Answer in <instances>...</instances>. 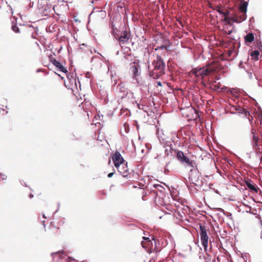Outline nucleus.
I'll return each mask as SVG.
<instances>
[{
  "mask_svg": "<svg viewBox=\"0 0 262 262\" xmlns=\"http://www.w3.org/2000/svg\"><path fill=\"white\" fill-rule=\"evenodd\" d=\"M189 180L192 183L198 187H201L202 185L201 173L198 170H190Z\"/></svg>",
  "mask_w": 262,
  "mask_h": 262,
  "instance_id": "obj_2",
  "label": "nucleus"
},
{
  "mask_svg": "<svg viewBox=\"0 0 262 262\" xmlns=\"http://www.w3.org/2000/svg\"><path fill=\"white\" fill-rule=\"evenodd\" d=\"M165 63L162 58L157 55L152 63L148 66V72L150 77L159 78L165 73Z\"/></svg>",
  "mask_w": 262,
  "mask_h": 262,
  "instance_id": "obj_1",
  "label": "nucleus"
},
{
  "mask_svg": "<svg viewBox=\"0 0 262 262\" xmlns=\"http://www.w3.org/2000/svg\"><path fill=\"white\" fill-rule=\"evenodd\" d=\"M230 12L228 10L224 8L223 13L222 14H223L225 17H226L227 16H230Z\"/></svg>",
  "mask_w": 262,
  "mask_h": 262,
  "instance_id": "obj_24",
  "label": "nucleus"
},
{
  "mask_svg": "<svg viewBox=\"0 0 262 262\" xmlns=\"http://www.w3.org/2000/svg\"><path fill=\"white\" fill-rule=\"evenodd\" d=\"M63 222L60 220H54L50 223L48 228V232L51 235H57L59 233L60 226L63 224Z\"/></svg>",
  "mask_w": 262,
  "mask_h": 262,
  "instance_id": "obj_3",
  "label": "nucleus"
},
{
  "mask_svg": "<svg viewBox=\"0 0 262 262\" xmlns=\"http://www.w3.org/2000/svg\"><path fill=\"white\" fill-rule=\"evenodd\" d=\"M251 134L252 135V137L254 136L258 135L257 134V130H256V128L253 127L251 129Z\"/></svg>",
  "mask_w": 262,
  "mask_h": 262,
  "instance_id": "obj_26",
  "label": "nucleus"
},
{
  "mask_svg": "<svg viewBox=\"0 0 262 262\" xmlns=\"http://www.w3.org/2000/svg\"><path fill=\"white\" fill-rule=\"evenodd\" d=\"M169 164H170V162H168V163L166 164V165L165 166V173L169 172V170L168 169V165Z\"/></svg>",
  "mask_w": 262,
  "mask_h": 262,
  "instance_id": "obj_28",
  "label": "nucleus"
},
{
  "mask_svg": "<svg viewBox=\"0 0 262 262\" xmlns=\"http://www.w3.org/2000/svg\"><path fill=\"white\" fill-rule=\"evenodd\" d=\"M52 63L54 66H55L57 68H58L60 71L67 73L68 72L66 68H64L61 63L56 60V59H54L52 61Z\"/></svg>",
  "mask_w": 262,
  "mask_h": 262,
  "instance_id": "obj_13",
  "label": "nucleus"
},
{
  "mask_svg": "<svg viewBox=\"0 0 262 262\" xmlns=\"http://www.w3.org/2000/svg\"><path fill=\"white\" fill-rule=\"evenodd\" d=\"M240 13L241 14L236 15V18H235V19L234 20V22L236 23H239L246 20L247 18L246 13Z\"/></svg>",
  "mask_w": 262,
  "mask_h": 262,
  "instance_id": "obj_15",
  "label": "nucleus"
},
{
  "mask_svg": "<svg viewBox=\"0 0 262 262\" xmlns=\"http://www.w3.org/2000/svg\"><path fill=\"white\" fill-rule=\"evenodd\" d=\"M113 174H114V172H111L108 174L107 177L108 178H111L113 176Z\"/></svg>",
  "mask_w": 262,
  "mask_h": 262,
  "instance_id": "obj_29",
  "label": "nucleus"
},
{
  "mask_svg": "<svg viewBox=\"0 0 262 262\" xmlns=\"http://www.w3.org/2000/svg\"><path fill=\"white\" fill-rule=\"evenodd\" d=\"M230 18L232 19L233 22H234V20L235 19V18H236V17H237L236 14H235L233 13H232V14L230 13Z\"/></svg>",
  "mask_w": 262,
  "mask_h": 262,
  "instance_id": "obj_27",
  "label": "nucleus"
},
{
  "mask_svg": "<svg viewBox=\"0 0 262 262\" xmlns=\"http://www.w3.org/2000/svg\"><path fill=\"white\" fill-rule=\"evenodd\" d=\"M112 158L115 167H118L119 164L125 162L120 153L116 151L112 156Z\"/></svg>",
  "mask_w": 262,
  "mask_h": 262,
  "instance_id": "obj_7",
  "label": "nucleus"
},
{
  "mask_svg": "<svg viewBox=\"0 0 262 262\" xmlns=\"http://www.w3.org/2000/svg\"><path fill=\"white\" fill-rule=\"evenodd\" d=\"M216 68L217 66L212 63L208 65L206 67L202 68L203 78L215 71Z\"/></svg>",
  "mask_w": 262,
  "mask_h": 262,
  "instance_id": "obj_9",
  "label": "nucleus"
},
{
  "mask_svg": "<svg viewBox=\"0 0 262 262\" xmlns=\"http://www.w3.org/2000/svg\"><path fill=\"white\" fill-rule=\"evenodd\" d=\"M7 176L5 174L0 173V181H4L7 179Z\"/></svg>",
  "mask_w": 262,
  "mask_h": 262,
  "instance_id": "obj_25",
  "label": "nucleus"
},
{
  "mask_svg": "<svg viewBox=\"0 0 262 262\" xmlns=\"http://www.w3.org/2000/svg\"><path fill=\"white\" fill-rule=\"evenodd\" d=\"M143 238L145 241H148V240H150L149 237H143Z\"/></svg>",
  "mask_w": 262,
  "mask_h": 262,
  "instance_id": "obj_30",
  "label": "nucleus"
},
{
  "mask_svg": "<svg viewBox=\"0 0 262 262\" xmlns=\"http://www.w3.org/2000/svg\"><path fill=\"white\" fill-rule=\"evenodd\" d=\"M142 246L145 249H151L152 248V242L150 240L148 241H142L141 243Z\"/></svg>",
  "mask_w": 262,
  "mask_h": 262,
  "instance_id": "obj_17",
  "label": "nucleus"
},
{
  "mask_svg": "<svg viewBox=\"0 0 262 262\" xmlns=\"http://www.w3.org/2000/svg\"><path fill=\"white\" fill-rule=\"evenodd\" d=\"M259 55V52L257 50L253 51L251 53V56L252 58L256 60L258 59Z\"/></svg>",
  "mask_w": 262,
  "mask_h": 262,
  "instance_id": "obj_19",
  "label": "nucleus"
},
{
  "mask_svg": "<svg viewBox=\"0 0 262 262\" xmlns=\"http://www.w3.org/2000/svg\"><path fill=\"white\" fill-rule=\"evenodd\" d=\"M188 74L190 76L194 75L197 79L200 78L202 79H203L202 68L193 69L189 72Z\"/></svg>",
  "mask_w": 262,
  "mask_h": 262,
  "instance_id": "obj_10",
  "label": "nucleus"
},
{
  "mask_svg": "<svg viewBox=\"0 0 262 262\" xmlns=\"http://www.w3.org/2000/svg\"><path fill=\"white\" fill-rule=\"evenodd\" d=\"M224 8L221 5L216 6L214 8V10L217 11L220 14H222L223 13Z\"/></svg>",
  "mask_w": 262,
  "mask_h": 262,
  "instance_id": "obj_22",
  "label": "nucleus"
},
{
  "mask_svg": "<svg viewBox=\"0 0 262 262\" xmlns=\"http://www.w3.org/2000/svg\"><path fill=\"white\" fill-rule=\"evenodd\" d=\"M248 2H249V0H247V1L241 0L239 8L240 13H246L247 12Z\"/></svg>",
  "mask_w": 262,
  "mask_h": 262,
  "instance_id": "obj_12",
  "label": "nucleus"
},
{
  "mask_svg": "<svg viewBox=\"0 0 262 262\" xmlns=\"http://www.w3.org/2000/svg\"><path fill=\"white\" fill-rule=\"evenodd\" d=\"M11 28H12V29L13 30V31L14 32H15V33H20L21 32L18 27L13 22L12 23Z\"/></svg>",
  "mask_w": 262,
  "mask_h": 262,
  "instance_id": "obj_21",
  "label": "nucleus"
},
{
  "mask_svg": "<svg viewBox=\"0 0 262 262\" xmlns=\"http://www.w3.org/2000/svg\"><path fill=\"white\" fill-rule=\"evenodd\" d=\"M167 151H168V150H167V149H166L165 150V154L168 155V153H167Z\"/></svg>",
  "mask_w": 262,
  "mask_h": 262,
  "instance_id": "obj_34",
  "label": "nucleus"
},
{
  "mask_svg": "<svg viewBox=\"0 0 262 262\" xmlns=\"http://www.w3.org/2000/svg\"><path fill=\"white\" fill-rule=\"evenodd\" d=\"M119 172L124 178L127 177L129 174L127 162H123L119 164L118 167H115Z\"/></svg>",
  "mask_w": 262,
  "mask_h": 262,
  "instance_id": "obj_6",
  "label": "nucleus"
},
{
  "mask_svg": "<svg viewBox=\"0 0 262 262\" xmlns=\"http://www.w3.org/2000/svg\"><path fill=\"white\" fill-rule=\"evenodd\" d=\"M35 45L37 47H39V45H38V43L37 42H35Z\"/></svg>",
  "mask_w": 262,
  "mask_h": 262,
  "instance_id": "obj_32",
  "label": "nucleus"
},
{
  "mask_svg": "<svg viewBox=\"0 0 262 262\" xmlns=\"http://www.w3.org/2000/svg\"><path fill=\"white\" fill-rule=\"evenodd\" d=\"M245 183L247 187L251 191L254 192L255 193L258 192V188L253 184L252 181L250 180H245Z\"/></svg>",
  "mask_w": 262,
  "mask_h": 262,
  "instance_id": "obj_11",
  "label": "nucleus"
},
{
  "mask_svg": "<svg viewBox=\"0 0 262 262\" xmlns=\"http://www.w3.org/2000/svg\"><path fill=\"white\" fill-rule=\"evenodd\" d=\"M43 217H45V218H46V217L45 216V214H43Z\"/></svg>",
  "mask_w": 262,
  "mask_h": 262,
  "instance_id": "obj_39",
  "label": "nucleus"
},
{
  "mask_svg": "<svg viewBox=\"0 0 262 262\" xmlns=\"http://www.w3.org/2000/svg\"><path fill=\"white\" fill-rule=\"evenodd\" d=\"M232 53V51H229L228 52V56H230L231 55Z\"/></svg>",
  "mask_w": 262,
  "mask_h": 262,
  "instance_id": "obj_31",
  "label": "nucleus"
},
{
  "mask_svg": "<svg viewBox=\"0 0 262 262\" xmlns=\"http://www.w3.org/2000/svg\"><path fill=\"white\" fill-rule=\"evenodd\" d=\"M247 113L249 115V112H246V113H245L246 115H247Z\"/></svg>",
  "mask_w": 262,
  "mask_h": 262,
  "instance_id": "obj_37",
  "label": "nucleus"
},
{
  "mask_svg": "<svg viewBox=\"0 0 262 262\" xmlns=\"http://www.w3.org/2000/svg\"><path fill=\"white\" fill-rule=\"evenodd\" d=\"M216 81L212 82L210 85V88L215 91H219L220 89L225 90L226 88H221V84L220 83H215Z\"/></svg>",
  "mask_w": 262,
  "mask_h": 262,
  "instance_id": "obj_16",
  "label": "nucleus"
},
{
  "mask_svg": "<svg viewBox=\"0 0 262 262\" xmlns=\"http://www.w3.org/2000/svg\"><path fill=\"white\" fill-rule=\"evenodd\" d=\"M259 138L258 135L254 136L252 137V143L254 147L258 146V142L259 141Z\"/></svg>",
  "mask_w": 262,
  "mask_h": 262,
  "instance_id": "obj_20",
  "label": "nucleus"
},
{
  "mask_svg": "<svg viewBox=\"0 0 262 262\" xmlns=\"http://www.w3.org/2000/svg\"><path fill=\"white\" fill-rule=\"evenodd\" d=\"M158 85H161V83H160V82H159V83H158Z\"/></svg>",
  "mask_w": 262,
  "mask_h": 262,
  "instance_id": "obj_38",
  "label": "nucleus"
},
{
  "mask_svg": "<svg viewBox=\"0 0 262 262\" xmlns=\"http://www.w3.org/2000/svg\"><path fill=\"white\" fill-rule=\"evenodd\" d=\"M232 31H229V32L228 33V34H230L231 33Z\"/></svg>",
  "mask_w": 262,
  "mask_h": 262,
  "instance_id": "obj_35",
  "label": "nucleus"
},
{
  "mask_svg": "<svg viewBox=\"0 0 262 262\" xmlns=\"http://www.w3.org/2000/svg\"><path fill=\"white\" fill-rule=\"evenodd\" d=\"M200 239L201 241L202 245L204 248L205 251H207V248L208 247V239L209 237L207 235V231L208 230L206 229V227L204 225H200Z\"/></svg>",
  "mask_w": 262,
  "mask_h": 262,
  "instance_id": "obj_4",
  "label": "nucleus"
},
{
  "mask_svg": "<svg viewBox=\"0 0 262 262\" xmlns=\"http://www.w3.org/2000/svg\"><path fill=\"white\" fill-rule=\"evenodd\" d=\"M165 48V47L164 46H162L160 47V49H164Z\"/></svg>",
  "mask_w": 262,
  "mask_h": 262,
  "instance_id": "obj_33",
  "label": "nucleus"
},
{
  "mask_svg": "<svg viewBox=\"0 0 262 262\" xmlns=\"http://www.w3.org/2000/svg\"><path fill=\"white\" fill-rule=\"evenodd\" d=\"M59 254V252H57V253H55L54 254L55 255H57V254Z\"/></svg>",
  "mask_w": 262,
  "mask_h": 262,
  "instance_id": "obj_36",
  "label": "nucleus"
},
{
  "mask_svg": "<svg viewBox=\"0 0 262 262\" xmlns=\"http://www.w3.org/2000/svg\"><path fill=\"white\" fill-rule=\"evenodd\" d=\"M224 21H225L226 23H227L229 25H232V23L231 22L232 20L231 19L230 16H227L226 17H224Z\"/></svg>",
  "mask_w": 262,
  "mask_h": 262,
  "instance_id": "obj_23",
  "label": "nucleus"
},
{
  "mask_svg": "<svg viewBox=\"0 0 262 262\" xmlns=\"http://www.w3.org/2000/svg\"><path fill=\"white\" fill-rule=\"evenodd\" d=\"M130 37V34L128 31L126 30L122 31L118 38L120 45L121 46L122 45L127 43Z\"/></svg>",
  "mask_w": 262,
  "mask_h": 262,
  "instance_id": "obj_8",
  "label": "nucleus"
},
{
  "mask_svg": "<svg viewBox=\"0 0 262 262\" xmlns=\"http://www.w3.org/2000/svg\"><path fill=\"white\" fill-rule=\"evenodd\" d=\"M130 70L133 74L134 78H136L137 76L139 75V66L134 64L130 67Z\"/></svg>",
  "mask_w": 262,
  "mask_h": 262,
  "instance_id": "obj_14",
  "label": "nucleus"
},
{
  "mask_svg": "<svg viewBox=\"0 0 262 262\" xmlns=\"http://www.w3.org/2000/svg\"><path fill=\"white\" fill-rule=\"evenodd\" d=\"M254 39V34L252 33H248L245 37V40L246 42H252Z\"/></svg>",
  "mask_w": 262,
  "mask_h": 262,
  "instance_id": "obj_18",
  "label": "nucleus"
},
{
  "mask_svg": "<svg viewBox=\"0 0 262 262\" xmlns=\"http://www.w3.org/2000/svg\"><path fill=\"white\" fill-rule=\"evenodd\" d=\"M177 158L182 163H186L188 166L194 167L193 163L192 161L184 155L182 151L178 150L177 151Z\"/></svg>",
  "mask_w": 262,
  "mask_h": 262,
  "instance_id": "obj_5",
  "label": "nucleus"
}]
</instances>
